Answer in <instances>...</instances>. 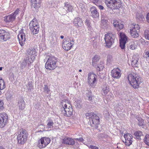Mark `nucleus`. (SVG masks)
Masks as SVG:
<instances>
[{"instance_id":"nucleus-1","label":"nucleus","mask_w":149,"mask_h":149,"mask_svg":"<svg viewBox=\"0 0 149 149\" xmlns=\"http://www.w3.org/2000/svg\"><path fill=\"white\" fill-rule=\"evenodd\" d=\"M61 104L62 106L61 108V111L63 114L67 117H70L72 115L73 109L72 106L68 100H63Z\"/></svg>"},{"instance_id":"nucleus-58","label":"nucleus","mask_w":149,"mask_h":149,"mask_svg":"<svg viewBox=\"0 0 149 149\" xmlns=\"http://www.w3.org/2000/svg\"><path fill=\"white\" fill-rule=\"evenodd\" d=\"M112 95L111 94H109L108 95V98H109V100H111V99H112Z\"/></svg>"},{"instance_id":"nucleus-64","label":"nucleus","mask_w":149,"mask_h":149,"mask_svg":"<svg viewBox=\"0 0 149 149\" xmlns=\"http://www.w3.org/2000/svg\"><path fill=\"white\" fill-rule=\"evenodd\" d=\"M60 38L61 39H63L64 38V36H60Z\"/></svg>"},{"instance_id":"nucleus-17","label":"nucleus","mask_w":149,"mask_h":149,"mask_svg":"<svg viewBox=\"0 0 149 149\" xmlns=\"http://www.w3.org/2000/svg\"><path fill=\"white\" fill-rule=\"evenodd\" d=\"M73 24L75 26L77 27H81L83 25V22L81 19L79 17H77L74 19Z\"/></svg>"},{"instance_id":"nucleus-37","label":"nucleus","mask_w":149,"mask_h":149,"mask_svg":"<svg viewBox=\"0 0 149 149\" xmlns=\"http://www.w3.org/2000/svg\"><path fill=\"white\" fill-rule=\"evenodd\" d=\"M26 86L27 88V89L29 92H31V90L33 89V86L31 82H29L26 85Z\"/></svg>"},{"instance_id":"nucleus-51","label":"nucleus","mask_w":149,"mask_h":149,"mask_svg":"<svg viewBox=\"0 0 149 149\" xmlns=\"http://www.w3.org/2000/svg\"><path fill=\"white\" fill-rule=\"evenodd\" d=\"M119 23V22L117 20H114L113 21V25L114 27L116 28V26H117V25Z\"/></svg>"},{"instance_id":"nucleus-24","label":"nucleus","mask_w":149,"mask_h":149,"mask_svg":"<svg viewBox=\"0 0 149 149\" xmlns=\"http://www.w3.org/2000/svg\"><path fill=\"white\" fill-rule=\"evenodd\" d=\"M63 143L66 144L73 145L74 144V140L71 138H65L63 140Z\"/></svg>"},{"instance_id":"nucleus-3","label":"nucleus","mask_w":149,"mask_h":149,"mask_svg":"<svg viewBox=\"0 0 149 149\" xmlns=\"http://www.w3.org/2000/svg\"><path fill=\"white\" fill-rule=\"evenodd\" d=\"M120 0H105V3L108 8L112 10L117 9L121 6Z\"/></svg>"},{"instance_id":"nucleus-25","label":"nucleus","mask_w":149,"mask_h":149,"mask_svg":"<svg viewBox=\"0 0 149 149\" xmlns=\"http://www.w3.org/2000/svg\"><path fill=\"white\" fill-rule=\"evenodd\" d=\"M139 58V55L137 54H135L133 56L131 62V65L132 66L135 65L137 64Z\"/></svg>"},{"instance_id":"nucleus-21","label":"nucleus","mask_w":149,"mask_h":149,"mask_svg":"<svg viewBox=\"0 0 149 149\" xmlns=\"http://www.w3.org/2000/svg\"><path fill=\"white\" fill-rule=\"evenodd\" d=\"M130 33L133 32V31H139L140 28L139 25L137 24H133L130 25Z\"/></svg>"},{"instance_id":"nucleus-7","label":"nucleus","mask_w":149,"mask_h":149,"mask_svg":"<svg viewBox=\"0 0 149 149\" xmlns=\"http://www.w3.org/2000/svg\"><path fill=\"white\" fill-rule=\"evenodd\" d=\"M74 39L71 40L69 38L65 39L62 43L63 48L67 51L70 50L74 45Z\"/></svg>"},{"instance_id":"nucleus-6","label":"nucleus","mask_w":149,"mask_h":149,"mask_svg":"<svg viewBox=\"0 0 149 149\" xmlns=\"http://www.w3.org/2000/svg\"><path fill=\"white\" fill-rule=\"evenodd\" d=\"M26 59L30 63H33L35 57L37 55V52L35 49L29 48L27 51Z\"/></svg>"},{"instance_id":"nucleus-39","label":"nucleus","mask_w":149,"mask_h":149,"mask_svg":"<svg viewBox=\"0 0 149 149\" xmlns=\"http://www.w3.org/2000/svg\"><path fill=\"white\" fill-rule=\"evenodd\" d=\"M142 132L141 131H136L134 132V135L136 137H138V138H137L138 139H139V140L141 139V138L140 137L142 135Z\"/></svg>"},{"instance_id":"nucleus-2","label":"nucleus","mask_w":149,"mask_h":149,"mask_svg":"<svg viewBox=\"0 0 149 149\" xmlns=\"http://www.w3.org/2000/svg\"><path fill=\"white\" fill-rule=\"evenodd\" d=\"M130 84L134 88H138L142 83L141 78L136 74H130L128 77Z\"/></svg>"},{"instance_id":"nucleus-10","label":"nucleus","mask_w":149,"mask_h":149,"mask_svg":"<svg viewBox=\"0 0 149 149\" xmlns=\"http://www.w3.org/2000/svg\"><path fill=\"white\" fill-rule=\"evenodd\" d=\"M120 45L121 49H123L125 47L127 38L125 34L123 33H120Z\"/></svg>"},{"instance_id":"nucleus-16","label":"nucleus","mask_w":149,"mask_h":149,"mask_svg":"<svg viewBox=\"0 0 149 149\" xmlns=\"http://www.w3.org/2000/svg\"><path fill=\"white\" fill-rule=\"evenodd\" d=\"M27 132L24 129H22L18 131L17 136L27 139Z\"/></svg>"},{"instance_id":"nucleus-19","label":"nucleus","mask_w":149,"mask_h":149,"mask_svg":"<svg viewBox=\"0 0 149 149\" xmlns=\"http://www.w3.org/2000/svg\"><path fill=\"white\" fill-rule=\"evenodd\" d=\"M4 18V21L6 23L12 22L15 20V16L12 14L5 16Z\"/></svg>"},{"instance_id":"nucleus-63","label":"nucleus","mask_w":149,"mask_h":149,"mask_svg":"<svg viewBox=\"0 0 149 149\" xmlns=\"http://www.w3.org/2000/svg\"><path fill=\"white\" fill-rule=\"evenodd\" d=\"M92 97H93L92 95V96L90 95V96H89L88 98V100L89 101H92Z\"/></svg>"},{"instance_id":"nucleus-46","label":"nucleus","mask_w":149,"mask_h":149,"mask_svg":"<svg viewBox=\"0 0 149 149\" xmlns=\"http://www.w3.org/2000/svg\"><path fill=\"white\" fill-rule=\"evenodd\" d=\"M143 57L144 58L147 59L149 58V51L145 50L143 54Z\"/></svg>"},{"instance_id":"nucleus-20","label":"nucleus","mask_w":149,"mask_h":149,"mask_svg":"<svg viewBox=\"0 0 149 149\" xmlns=\"http://www.w3.org/2000/svg\"><path fill=\"white\" fill-rule=\"evenodd\" d=\"M46 121L47 123L46 126V129L49 130H51L53 128L54 125L53 120L51 118H49Z\"/></svg>"},{"instance_id":"nucleus-26","label":"nucleus","mask_w":149,"mask_h":149,"mask_svg":"<svg viewBox=\"0 0 149 149\" xmlns=\"http://www.w3.org/2000/svg\"><path fill=\"white\" fill-rule=\"evenodd\" d=\"M102 88L103 93L105 95L107 94L109 91V86L107 84H103Z\"/></svg>"},{"instance_id":"nucleus-4","label":"nucleus","mask_w":149,"mask_h":149,"mask_svg":"<svg viewBox=\"0 0 149 149\" xmlns=\"http://www.w3.org/2000/svg\"><path fill=\"white\" fill-rule=\"evenodd\" d=\"M57 59L56 57L53 56H50L45 63V68L50 70L54 69L57 67Z\"/></svg>"},{"instance_id":"nucleus-34","label":"nucleus","mask_w":149,"mask_h":149,"mask_svg":"<svg viewBox=\"0 0 149 149\" xmlns=\"http://www.w3.org/2000/svg\"><path fill=\"white\" fill-rule=\"evenodd\" d=\"M104 68V64L103 63L100 62V63L97 65L96 69L97 70L100 71L101 70H102Z\"/></svg>"},{"instance_id":"nucleus-42","label":"nucleus","mask_w":149,"mask_h":149,"mask_svg":"<svg viewBox=\"0 0 149 149\" xmlns=\"http://www.w3.org/2000/svg\"><path fill=\"white\" fill-rule=\"evenodd\" d=\"M138 31H133V32L130 33V34L131 36L133 38H137L139 36V34L138 33Z\"/></svg>"},{"instance_id":"nucleus-57","label":"nucleus","mask_w":149,"mask_h":149,"mask_svg":"<svg viewBox=\"0 0 149 149\" xmlns=\"http://www.w3.org/2000/svg\"><path fill=\"white\" fill-rule=\"evenodd\" d=\"M86 96L88 97L89 96H90V95L92 96L91 92V91H88V92L86 94Z\"/></svg>"},{"instance_id":"nucleus-53","label":"nucleus","mask_w":149,"mask_h":149,"mask_svg":"<svg viewBox=\"0 0 149 149\" xmlns=\"http://www.w3.org/2000/svg\"><path fill=\"white\" fill-rule=\"evenodd\" d=\"M136 45L135 44L131 45L130 47V48L132 50H134L136 48Z\"/></svg>"},{"instance_id":"nucleus-38","label":"nucleus","mask_w":149,"mask_h":149,"mask_svg":"<svg viewBox=\"0 0 149 149\" xmlns=\"http://www.w3.org/2000/svg\"><path fill=\"white\" fill-rule=\"evenodd\" d=\"M58 10L60 14L62 15H65L67 13V11L65 10L64 7L60 8L58 9Z\"/></svg>"},{"instance_id":"nucleus-12","label":"nucleus","mask_w":149,"mask_h":149,"mask_svg":"<svg viewBox=\"0 0 149 149\" xmlns=\"http://www.w3.org/2000/svg\"><path fill=\"white\" fill-rule=\"evenodd\" d=\"M19 43L22 46L24 45L26 40V34L24 32H20L17 36Z\"/></svg>"},{"instance_id":"nucleus-33","label":"nucleus","mask_w":149,"mask_h":149,"mask_svg":"<svg viewBox=\"0 0 149 149\" xmlns=\"http://www.w3.org/2000/svg\"><path fill=\"white\" fill-rule=\"evenodd\" d=\"M101 25L102 27L104 29H106L108 26V22L104 19H102L101 21Z\"/></svg>"},{"instance_id":"nucleus-52","label":"nucleus","mask_w":149,"mask_h":149,"mask_svg":"<svg viewBox=\"0 0 149 149\" xmlns=\"http://www.w3.org/2000/svg\"><path fill=\"white\" fill-rule=\"evenodd\" d=\"M2 82L3 83V86H4V88H5L4 82V81L0 77V86H2Z\"/></svg>"},{"instance_id":"nucleus-55","label":"nucleus","mask_w":149,"mask_h":149,"mask_svg":"<svg viewBox=\"0 0 149 149\" xmlns=\"http://www.w3.org/2000/svg\"><path fill=\"white\" fill-rule=\"evenodd\" d=\"M75 140L76 141H77L79 142H83L84 141V139L82 138H80L79 139L77 138L75 139Z\"/></svg>"},{"instance_id":"nucleus-44","label":"nucleus","mask_w":149,"mask_h":149,"mask_svg":"<svg viewBox=\"0 0 149 149\" xmlns=\"http://www.w3.org/2000/svg\"><path fill=\"white\" fill-rule=\"evenodd\" d=\"M113 61L112 56L109 55L107 56V62L108 63H110L111 62Z\"/></svg>"},{"instance_id":"nucleus-13","label":"nucleus","mask_w":149,"mask_h":149,"mask_svg":"<svg viewBox=\"0 0 149 149\" xmlns=\"http://www.w3.org/2000/svg\"><path fill=\"white\" fill-rule=\"evenodd\" d=\"M97 76L93 73H89L88 75V82L92 86L97 81Z\"/></svg>"},{"instance_id":"nucleus-50","label":"nucleus","mask_w":149,"mask_h":149,"mask_svg":"<svg viewBox=\"0 0 149 149\" xmlns=\"http://www.w3.org/2000/svg\"><path fill=\"white\" fill-rule=\"evenodd\" d=\"M3 108V103L2 100H0V111L2 110Z\"/></svg>"},{"instance_id":"nucleus-61","label":"nucleus","mask_w":149,"mask_h":149,"mask_svg":"<svg viewBox=\"0 0 149 149\" xmlns=\"http://www.w3.org/2000/svg\"><path fill=\"white\" fill-rule=\"evenodd\" d=\"M146 19L147 22L149 23V13L147 15Z\"/></svg>"},{"instance_id":"nucleus-54","label":"nucleus","mask_w":149,"mask_h":149,"mask_svg":"<svg viewBox=\"0 0 149 149\" xmlns=\"http://www.w3.org/2000/svg\"><path fill=\"white\" fill-rule=\"evenodd\" d=\"M19 11V10L18 9L16 10L12 14L14 15L15 16V17H16V15L18 14V13Z\"/></svg>"},{"instance_id":"nucleus-48","label":"nucleus","mask_w":149,"mask_h":149,"mask_svg":"<svg viewBox=\"0 0 149 149\" xmlns=\"http://www.w3.org/2000/svg\"><path fill=\"white\" fill-rule=\"evenodd\" d=\"M144 35L146 39L149 40V31L146 30L144 32Z\"/></svg>"},{"instance_id":"nucleus-8","label":"nucleus","mask_w":149,"mask_h":149,"mask_svg":"<svg viewBox=\"0 0 149 149\" xmlns=\"http://www.w3.org/2000/svg\"><path fill=\"white\" fill-rule=\"evenodd\" d=\"M115 38L113 35L111 33H107L105 35L104 39L106 46L110 47L114 42Z\"/></svg>"},{"instance_id":"nucleus-28","label":"nucleus","mask_w":149,"mask_h":149,"mask_svg":"<svg viewBox=\"0 0 149 149\" xmlns=\"http://www.w3.org/2000/svg\"><path fill=\"white\" fill-rule=\"evenodd\" d=\"M39 26L38 23L36 19H33L29 23V28L35 27L36 26Z\"/></svg>"},{"instance_id":"nucleus-43","label":"nucleus","mask_w":149,"mask_h":149,"mask_svg":"<svg viewBox=\"0 0 149 149\" xmlns=\"http://www.w3.org/2000/svg\"><path fill=\"white\" fill-rule=\"evenodd\" d=\"M44 92L46 93L49 94L50 92V90L49 88L47 85H44Z\"/></svg>"},{"instance_id":"nucleus-49","label":"nucleus","mask_w":149,"mask_h":149,"mask_svg":"<svg viewBox=\"0 0 149 149\" xmlns=\"http://www.w3.org/2000/svg\"><path fill=\"white\" fill-rule=\"evenodd\" d=\"M85 22L86 23V25L90 29H91V26L90 22V21L89 20H88V19H86V20Z\"/></svg>"},{"instance_id":"nucleus-27","label":"nucleus","mask_w":149,"mask_h":149,"mask_svg":"<svg viewBox=\"0 0 149 149\" xmlns=\"http://www.w3.org/2000/svg\"><path fill=\"white\" fill-rule=\"evenodd\" d=\"M32 63L29 62V61H28V59H26V57L21 64V67L22 69H23L25 68L27 64L28 65H29Z\"/></svg>"},{"instance_id":"nucleus-23","label":"nucleus","mask_w":149,"mask_h":149,"mask_svg":"<svg viewBox=\"0 0 149 149\" xmlns=\"http://www.w3.org/2000/svg\"><path fill=\"white\" fill-rule=\"evenodd\" d=\"M92 16L94 18L98 17L99 16V14L97 12L96 8L94 6L92 7L90 9Z\"/></svg>"},{"instance_id":"nucleus-14","label":"nucleus","mask_w":149,"mask_h":149,"mask_svg":"<svg viewBox=\"0 0 149 149\" xmlns=\"http://www.w3.org/2000/svg\"><path fill=\"white\" fill-rule=\"evenodd\" d=\"M121 72L120 69L118 68L113 69L111 71L112 77L117 79H119L121 75Z\"/></svg>"},{"instance_id":"nucleus-5","label":"nucleus","mask_w":149,"mask_h":149,"mask_svg":"<svg viewBox=\"0 0 149 149\" xmlns=\"http://www.w3.org/2000/svg\"><path fill=\"white\" fill-rule=\"evenodd\" d=\"M86 118L89 119L91 123H92L94 125L92 126H96V125L99 124V118L98 116L93 112L87 113L86 114Z\"/></svg>"},{"instance_id":"nucleus-59","label":"nucleus","mask_w":149,"mask_h":149,"mask_svg":"<svg viewBox=\"0 0 149 149\" xmlns=\"http://www.w3.org/2000/svg\"><path fill=\"white\" fill-rule=\"evenodd\" d=\"M84 139H86L87 141L88 142H89L91 141L90 139L88 137L86 136L85 138L84 137Z\"/></svg>"},{"instance_id":"nucleus-41","label":"nucleus","mask_w":149,"mask_h":149,"mask_svg":"<svg viewBox=\"0 0 149 149\" xmlns=\"http://www.w3.org/2000/svg\"><path fill=\"white\" fill-rule=\"evenodd\" d=\"M139 122L138 123V125L140 126H142L144 124V120L141 118L138 117L137 118Z\"/></svg>"},{"instance_id":"nucleus-11","label":"nucleus","mask_w":149,"mask_h":149,"mask_svg":"<svg viewBox=\"0 0 149 149\" xmlns=\"http://www.w3.org/2000/svg\"><path fill=\"white\" fill-rule=\"evenodd\" d=\"M10 38L9 33L4 30L0 29V40L3 41H6Z\"/></svg>"},{"instance_id":"nucleus-29","label":"nucleus","mask_w":149,"mask_h":149,"mask_svg":"<svg viewBox=\"0 0 149 149\" xmlns=\"http://www.w3.org/2000/svg\"><path fill=\"white\" fill-rule=\"evenodd\" d=\"M64 7L67 11V13L72 11L73 9L72 6L70 4H69L68 2H66L64 3Z\"/></svg>"},{"instance_id":"nucleus-18","label":"nucleus","mask_w":149,"mask_h":149,"mask_svg":"<svg viewBox=\"0 0 149 149\" xmlns=\"http://www.w3.org/2000/svg\"><path fill=\"white\" fill-rule=\"evenodd\" d=\"M31 7L36 9L40 6L41 0H31Z\"/></svg>"},{"instance_id":"nucleus-47","label":"nucleus","mask_w":149,"mask_h":149,"mask_svg":"<svg viewBox=\"0 0 149 149\" xmlns=\"http://www.w3.org/2000/svg\"><path fill=\"white\" fill-rule=\"evenodd\" d=\"M91 1L96 6H98L100 4L101 1L100 0H91Z\"/></svg>"},{"instance_id":"nucleus-15","label":"nucleus","mask_w":149,"mask_h":149,"mask_svg":"<svg viewBox=\"0 0 149 149\" xmlns=\"http://www.w3.org/2000/svg\"><path fill=\"white\" fill-rule=\"evenodd\" d=\"M124 137L125 140V145L128 146H130L132 143V135L130 134L127 133L124 134Z\"/></svg>"},{"instance_id":"nucleus-60","label":"nucleus","mask_w":149,"mask_h":149,"mask_svg":"<svg viewBox=\"0 0 149 149\" xmlns=\"http://www.w3.org/2000/svg\"><path fill=\"white\" fill-rule=\"evenodd\" d=\"M2 84L3 85H2V86H2V87H1V86H0V95H1V90H3V89H4V86L3 85V82H2Z\"/></svg>"},{"instance_id":"nucleus-36","label":"nucleus","mask_w":149,"mask_h":149,"mask_svg":"<svg viewBox=\"0 0 149 149\" xmlns=\"http://www.w3.org/2000/svg\"><path fill=\"white\" fill-rule=\"evenodd\" d=\"M17 139L18 143L21 144H23L26 141L27 139L20 138L19 137L17 136Z\"/></svg>"},{"instance_id":"nucleus-35","label":"nucleus","mask_w":149,"mask_h":149,"mask_svg":"<svg viewBox=\"0 0 149 149\" xmlns=\"http://www.w3.org/2000/svg\"><path fill=\"white\" fill-rule=\"evenodd\" d=\"M41 139H43L44 142L43 143L45 144V147L50 143L51 141L50 139L48 137H43L41 138Z\"/></svg>"},{"instance_id":"nucleus-62","label":"nucleus","mask_w":149,"mask_h":149,"mask_svg":"<svg viewBox=\"0 0 149 149\" xmlns=\"http://www.w3.org/2000/svg\"><path fill=\"white\" fill-rule=\"evenodd\" d=\"M97 6H98L100 10H103L104 9V7L100 5V4H98Z\"/></svg>"},{"instance_id":"nucleus-45","label":"nucleus","mask_w":149,"mask_h":149,"mask_svg":"<svg viewBox=\"0 0 149 149\" xmlns=\"http://www.w3.org/2000/svg\"><path fill=\"white\" fill-rule=\"evenodd\" d=\"M124 27V25L123 24L119 23L116 28L118 30H119L122 29Z\"/></svg>"},{"instance_id":"nucleus-56","label":"nucleus","mask_w":149,"mask_h":149,"mask_svg":"<svg viewBox=\"0 0 149 149\" xmlns=\"http://www.w3.org/2000/svg\"><path fill=\"white\" fill-rule=\"evenodd\" d=\"M89 147L91 149H99L97 147L93 145H90Z\"/></svg>"},{"instance_id":"nucleus-22","label":"nucleus","mask_w":149,"mask_h":149,"mask_svg":"<svg viewBox=\"0 0 149 149\" xmlns=\"http://www.w3.org/2000/svg\"><path fill=\"white\" fill-rule=\"evenodd\" d=\"M17 106L20 110H22L24 109L25 104L23 99H21L19 100L18 102Z\"/></svg>"},{"instance_id":"nucleus-9","label":"nucleus","mask_w":149,"mask_h":149,"mask_svg":"<svg viewBox=\"0 0 149 149\" xmlns=\"http://www.w3.org/2000/svg\"><path fill=\"white\" fill-rule=\"evenodd\" d=\"M8 121V116L5 112L0 113V128L3 127Z\"/></svg>"},{"instance_id":"nucleus-40","label":"nucleus","mask_w":149,"mask_h":149,"mask_svg":"<svg viewBox=\"0 0 149 149\" xmlns=\"http://www.w3.org/2000/svg\"><path fill=\"white\" fill-rule=\"evenodd\" d=\"M145 143L147 145L149 146V135L146 134L144 139Z\"/></svg>"},{"instance_id":"nucleus-30","label":"nucleus","mask_w":149,"mask_h":149,"mask_svg":"<svg viewBox=\"0 0 149 149\" xmlns=\"http://www.w3.org/2000/svg\"><path fill=\"white\" fill-rule=\"evenodd\" d=\"M99 59V56L97 55H95L92 58V65L93 67H95L96 66L97 62Z\"/></svg>"},{"instance_id":"nucleus-32","label":"nucleus","mask_w":149,"mask_h":149,"mask_svg":"<svg viewBox=\"0 0 149 149\" xmlns=\"http://www.w3.org/2000/svg\"><path fill=\"white\" fill-rule=\"evenodd\" d=\"M29 28L31 31L33 33V34H36L38 33L39 30V26L38 27L36 26L35 27Z\"/></svg>"},{"instance_id":"nucleus-31","label":"nucleus","mask_w":149,"mask_h":149,"mask_svg":"<svg viewBox=\"0 0 149 149\" xmlns=\"http://www.w3.org/2000/svg\"><path fill=\"white\" fill-rule=\"evenodd\" d=\"M43 139L41 138L38 141V146L40 148H42L45 147V144L43 143L44 142Z\"/></svg>"}]
</instances>
